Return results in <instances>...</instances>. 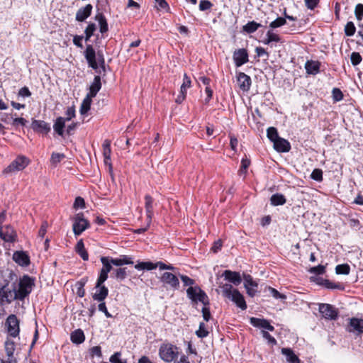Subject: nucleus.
Returning a JSON list of instances; mask_svg holds the SVG:
<instances>
[{"instance_id": "nucleus-1", "label": "nucleus", "mask_w": 363, "mask_h": 363, "mask_svg": "<svg viewBox=\"0 0 363 363\" xmlns=\"http://www.w3.org/2000/svg\"><path fill=\"white\" fill-rule=\"evenodd\" d=\"M222 294L224 297L233 302L241 310L247 309V306L243 295L230 284H225L221 286Z\"/></svg>"}, {"instance_id": "nucleus-2", "label": "nucleus", "mask_w": 363, "mask_h": 363, "mask_svg": "<svg viewBox=\"0 0 363 363\" xmlns=\"http://www.w3.org/2000/svg\"><path fill=\"white\" fill-rule=\"evenodd\" d=\"M34 285V280L28 275H24L20 279L15 298H18L20 301L24 300L31 293Z\"/></svg>"}, {"instance_id": "nucleus-3", "label": "nucleus", "mask_w": 363, "mask_h": 363, "mask_svg": "<svg viewBox=\"0 0 363 363\" xmlns=\"http://www.w3.org/2000/svg\"><path fill=\"white\" fill-rule=\"evenodd\" d=\"M16 294V283L13 282L11 285L6 282L3 286H0V301L1 303H11L14 300H18V298H15Z\"/></svg>"}, {"instance_id": "nucleus-4", "label": "nucleus", "mask_w": 363, "mask_h": 363, "mask_svg": "<svg viewBox=\"0 0 363 363\" xmlns=\"http://www.w3.org/2000/svg\"><path fill=\"white\" fill-rule=\"evenodd\" d=\"M186 294L193 303L201 302L203 306H209V298L207 294L199 286L189 287L186 289Z\"/></svg>"}, {"instance_id": "nucleus-5", "label": "nucleus", "mask_w": 363, "mask_h": 363, "mask_svg": "<svg viewBox=\"0 0 363 363\" xmlns=\"http://www.w3.org/2000/svg\"><path fill=\"white\" fill-rule=\"evenodd\" d=\"M30 160L28 157L20 155L18 156L8 167L2 172V174L7 177L13 173L24 169L28 164Z\"/></svg>"}, {"instance_id": "nucleus-6", "label": "nucleus", "mask_w": 363, "mask_h": 363, "mask_svg": "<svg viewBox=\"0 0 363 363\" xmlns=\"http://www.w3.org/2000/svg\"><path fill=\"white\" fill-rule=\"evenodd\" d=\"M159 355L163 361L171 362L178 356L177 347L171 343H163L160 347Z\"/></svg>"}, {"instance_id": "nucleus-7", "label": "nucleus", "mask_w": 363, "mask_h": 363, "mask_svg": "<svg viewBox=\"0 0 363 363\" xmlns=\"http://www.w3.org/2000/svg\"><path fill=\"white\" fill-rule=\"evenodd\" d=\"M84 57L87 61L89 67L96 70V72L99 74H103L104 75L105 74L106 65L104 64V67H99V65H98L96 59V52L91 45H86L84 52Z\"/></svg>"}, {"instance_id": "nucleus-8", "label": "nucleus", "mask_w": 363, "mask_h": 363, "mask_svg": "<svg viewBox=\"0 0 363 363\" xmlns=\"http://www.w3.org/2000/svg\"><path fill=\"white\" fill-rule=\"evenodd\" d=\"M178 277H179L177 276V274L166 272L161 275L160 279L164 287H169L171 289L175 291L178 290L179 288V280Z\"/></svg>"}, {"instance_id": "nucleus-9", "label": "nucleus", "mask_w": 363, "mask_h": 363, "mask_svg": "<svg viewBox=\"0 0 363 363\" xmlns=\"http://www.w3.org/2000/svg\"><path fill=\"white\" fill-rule=\"evenodd\" d=\"M20 322L14 314L9 315L5 322L8 334L13 337H16L20 332Z\"/></svg>"}, {"instance_id": "nucleus-10", "label": "nucleus", "mask_w": 363, "mask_h": 363, "mask_svg": "<svg viewBox=\"0 0 363 363\" xmlns=\"http://www.w3.org/2000/svg\"><path fill=\"white\" fill-rule=\"evenodd\" d=\"M318 310L325 319L335 320L338 318V310L329 303H320Z\"/></svg>"}, {"instance_id": "nucleus-11", "label": "nucleus", "mask_w": 363, "mask_h": 363, "mask_svg": "<svg viewBox=\"0 0 363 363\" xmlns=\"http://www.w3.org/2000/svg\"><path fill=\"white\" fill-rule=\"evenodd\" d=\"M89 226V222L84 218L82 213H77L75 216L73 223V232L75 235H81Z\"/></svg>"}, {"instance_id": "nucleus-12", "label": "nucleus", "mask_w": 363, "mask_h": 363, "mask_svg": "<svg viewBox=\"0 0 363 363\" xmlns=\"http://www.w3.org/2000/svg\"><path fill=\"white\" fill-rule=\"evenodd\" d=\"M0 238L4 242L13 243L17 240V233L11 225H6L0 228Z\"/></svg>"}, {"instance_id": "nucleus-13", "label": "nucleus", "mask_w": 363, "mask_h": 363, "mask_svg": "<svg viewBox=\"0 0 363 363\" xmlns=\"http://www.w3.org/2000/svg\"><path fill=\"white\" fill-rule=\"evenodd\" d=\"M347 330L357 336L363 334V319L358 318H350L347 327Z\"/></svg>"}, {"instance_id": "nucleus-14", "label": "nucleus", "mask_w": 363, "mask_h": 363, "mask_svg": "<svg viewBox=\"0 0 363 363\" xmlns=\"http://www.w3.org/2000/svg\"><path fill=\"white\" fill-rule=\"evenodd\" d=\"M244 286L246 289L247 294L250 297H254L257 292L258 284L253 280V278L250 274H244Z\"/></svg>"}, {"instance_id": "nucleus-15", "label": "nucleus", "mask_w": 363, "mask_h": 363, "mask_svg": "<svg viewBox=\"0 0 363 363\" xmlns=\"http://www.w3.org/2000/svg\"><path fill=\"white\" fill-rule=\"evenodd\" d=\"M248 57V52L245 48L235 50L233 55L235 65L238 67L247 63L249 60Z\"/></svg>"}, {"instance_id": "nucleus-16", "label": "nucleus", "mask_w": 363, "mask_h": 363, "mask_svg": "<svg viewBox=\"0 0 363 363\" xmlns=\"http://www.w3.org/2000/svg\"><path fill=\"white\" fill-rule=\"evenodd\" d=\"M31 128L34 132L42 134H48L50 130V125L41 120L33 119L31 123Z\"/></svg>"}, {"instance_id": "nucleus-17", "label": "nucleus", "mask_w": 363, "mask_h": 363, "mask_svg": "<svg viewBox=\"0 0 363 363\" xmlns=\"http://www.w3.org/2000/svg\"><path fill=\"white\" fill-rule=\"evenodd\" d=\"M250 323L255 328L266 329L269 331H274V327L272 325L268 320L252 317L250 318Z\"/></svg>"}, {"instance_id": "nucleus-18", "label": "nucleus", "mask_w": 363, "mask_h": 363, "mask_svg": "<svg viewBox=\"0 0 363 363\" xmlns=\"http://www.w3.org/2000/svg\"><path fill=\"white\" fill-rule=\"evenodd\" d=\"M250 323L255 328L266 329L269 331H274V327L272 325L268 320L252 317L250 318Z\"/></svg>"}, {"instance_id": "nucleus-19", "label": "nucleus", "mask_w": 363, "mask_h": 363, "mask_svg": "<svg viewBox=\"0 0 363 363\" xmlns=\"http://www.w3.org/2000/svg\"><path fill=\"white\" fill-rule=\"evenodd\" d=\"M13 261L22 267H27L30 264L29 256L23 251H16L13 254Z\"/></svg>"}, {"instance_id": "nucleus-20", "label": "nucleus", "mask_w": 363, "mask_h": 363, "mask_svg": "<svg viewBox=\"0 0 363 363\" xmlns=\"http://www.w3.org/2000/svg\"><path fill=\"white\" fill-rule=\"evenodd\" d=\"M274 148L278 152H288L291 150L290 143L282 138H279L273 143Z\"/></svg>"}, {"instance_id": "nucleus-21", "label": "nucleus", "mask_w": 363, "mask_h": 363, "mask_svg": "<svg viewBox=\"0 0 363 363\" xmlns=\"http://www.w3.org/2000/svg\"><path fill=\"white\" fill-rule=\"evenodd\" d=\"M153 203L154 199L150 195H145V208L147 215V219L148 225L152 222V217L154 216L153 211Z\"/></svg>"}, {"instance_id": "nucleus-22", "label": "nucleus", "mask_w": 363, "mask_h": 363, "mask_svg": "<svg viewBox=\"0 0 363 363\" xmlns=\"http://www.w3.org/2000/svg\"><path fill=\"white\" fill-rule=\"evenodd\" d=\"M237 78L240 89L244 91H248L251 86L250 77L244 72H239Z\"/></svg>"}, {"instance_id": "nucleus-23", "label": "nucleus", "mask_w": 363, "mask_h": 363, "mask_svg": "<svg viewBox=\"0 0 363 363\" xmlns=\"http://www.w3.org/2000/svg\"><path fill=\"white\" fill-rule=\"evenodd\" d=\"M92 5L89 4L84 7L80 8L76 13V20L79 22L85 21L90 15L92 11Z\"/></svg>"}, {"instance_id": "nucleus-24", "label": "nucleus", "mask_w": 363, "mask_h": 363, "mask_svg": "<svg viewBox=\"0 0 363 363\" xmlns=\"http://www.w3.org/2000/svg\"><path fill=\"white\" fill-rule=\"evenodd\" d=\"M223 275L226 280L235 286L240 285L242 282V278L239 272L225 270Z\"/></svg>"}, {"instance_id": "nucleus-25", "label": "nucleus", "mask_w": 363, "mask_h": 363, "mask_svg": "<svg viewBox=\"0 0 363 363\" xmlns=\"http://www.w3.org/2000/svg\"><path fill=\"white\" fill-rule=\"evenodd\" d=\"M96 289V293L92 295L93 299L99 302L104 301L108 295V288L101 284L100 286H98V288Z\"/></svg>"}, {"instance_id": "nucleus-26", "label": "nucleus", "mask_w": 363, "mask_h": 363, "mask_svg": "<svg viewBox=\"0 0 363 363\" xmlns=\"http://www.w3.org/2000/svg\"><path fill=\"white\" fill-rule=\"evenodd\" d=\"M101 88V77L99 75H96L94 78V81L89 86V91L87 95L91 97H95L97 93Z\"/></svg>"}, {"instance_id": "nucleus-27", "label": "nucleus", "mask_w": 363, "mask_h": 363, "mask_svg": "<svg viewBox=\"0 0 363 363\" xmlns=\"http://www.w3.org/2000/svg\"><path fill=\"white\" fill-rule=\"evenodd\" d=\"M320 63L318 61L308 60L305 64L306 72L309 74H316L320 72Z\"/></svg>"}, {"instance_id": "nucleus-28", "label": "nucleus", "mask_w": 363, "mask_h": 363, "mask_svg": "<svg viewBox=\"0 0 363 363\" xmlns=\"http://www.w3.org/2000/svg\"><path fill=\"white\" fill-rule=\"evenodd\" d=\"M281 354L286 357V361L289 363H301V360L291 348H282Z\"/></svg>"}, {"instance_id": "nucleus-29", "label": "nucleus", "mask_w": 363, "mask_h": 363, "mask_svg": "<svg viewBox=\"0 0 363 363\" xmlns=\"http://www.w3.org/2000/svg\"><path fill=\"white\" fill-rule=\"evenodd\" d=\"M70 339L74 344H82L85 340V336L83 330L81 329L74 330L70 335Z\"/></svg>"}, {"instance_id": "nucleus-30", "label": "nucleus", "mask_w": 363, "mask_h": 363, "mask_svg": "<svg viewBox=\"0 0 363 363\" xmlns=\"http://www.w3.org/2000/svg\"><path fill=\"white\" fill-rule=\"evenodd\" d=\"M65 123L66 119L61 116L57 118L55 121L53 125L54 130L60 136L63 135Z\"/></svg>"}, {"instance_id": "nucleus-31", "label": "nucleus", "mask_w": 363, "mask_h": 363, "mask_svg": "<svg viewBox=\"0 0 363 363\" xmlns=\"http://www.w3.org/2000/svg\"><path fill=\"white\" fill-rule=\"evenodd\" d=\"M75 251L83 260L86 261L89 259V254L84 247V244L82 239L77 242L75 246Z\"/></svg>"}, {"instance_id": "nucleus-32", "label": "nucleus", "mask_w": 363, "mask_h": 363, "mask_svg": "<svg viewBox=\"0 0 363 363\" xmlns=\"http://www.w3.org/2000/svg\"><path fill=\"white\" fill-rule=\"evenodd\" d=\"M111 262L112 264L115 266H122L124 264H132L133 262L131 260V258L127 255H121L118 258H111Z\"/></svg>"}, {"instance_id": "nucleus-33", "label": "nucleus", "mask_w": 363, "mask_h": 363, "mask_svg": "<svg viewBox=\"0 0 363 363\" xmlns=\"http://www.w3.org/2000/svg\"><path fill=\"white\" fill-rule=\"evenodd\" d=\"M95 19L99 22L100 32L104 33L108 31V26L106 17L102 13H99L96 15Z\"/></svg>"}, {"instance_id": "nucleus-34", "label": "nucleus", "mask_w": 363, "mask_h": 363, "mask_svg": "<svg viewBox=\"0 0 363 363\" xmlns=\"http://www.w3.org/2000/svg\"><path fill=\"white\" fill-rule=\"evenodd\" d=\"M4 347L7 357H14L16 344L13 340L8 338L4 343Z\"/></svg>"}, {"instance_id": "nucleus-35", "label": "nucleus", "mask_w": 363, "mask_h": 363, "mask_svg": "<svg viewBox=\"0 0 363 363\" xmlns=\"http://www.w3.org/2000/svg\"><path fill=\"white\" fill-rule=\"evenodd\" d=\"M260 27H262L260 23L252 21L243 26L242 30L244 32L250 34L255 33Z\"/></svg>"}, {"instance_id": "nucleus-36", "label": "nucleus", "mask_w": 363, "mask_h": 363, "mask_svg": "<svg viewBox=\"0 0 363 363\" xmlns=\"http://www.w3.org/2000/svg\"><path fill=\"white\" fill-rule=\"evenodd\" d=\"M270 201L272 206H279L286 203V199L283 194H275L271 196Z\"/></svg>"}, {"instance_id": "nucleus-37", "label": "nucleus", "mask_w": 363, "mask_h": 363, "mask_svg": "<svg viewBox=\"0 0 363 363\" xmlns=\"http://www.w3.org/2000/svg\"><path fill=\"white\" fill-rule=\"evenodd\" d=\"M92 98L93 97H91L90 96L86 94L80 107L81 114H85L88 112V111H89L92 102Z\"/></svg>"}, {"instance_id": "nucleus-38", "label": "nucleus", "mask_w": 363, "mask_h": 363, "mask_svg": "<svg viewBox=\"0 0 363 363\" xmlns=\"http://www.w3.org/2000/svg\"><path fill=\"white\" fill-rule=\"evenodd\" d=\"M281 40L279 36L274 33L272 30H269L267 33V38L263 40L264 44L269 45L272 42H279Z\"/></svg>"}, {"instance_id": "nucleus-39", "label": "nucleus", "mask_w": 363, "mask_h": 363, "mask_svg": "<svg viewBox=\"0 0 363 363\" xmlns=\"http://www.w3.org/2000/svg\"><path fill=\"white\" fill-rule=\"evenodd\" d=\"M135 268L138 270H152L156 269V266L151 262H140L135 265Z\"/></svg>"}, {"instance_id": "nucleus-40", "label": "nucleus", "mask_w": 363, "mask_h": 363, "mask_svg": "<svg viewBox=\"0 0 363 363\" xmlns=\"http://www.w3.org/2000/svg\"><path fill=\"white\" fill-rule=\"evenodd\" d=\"M101 262L103 264V267L101 268V271L108 274L112 269L111 258L108 257H101Z\"/></svg>"}, {"instance_id": "nucleus-41", "label": "nucleus", "mask_w": 363, "mask_h": 363, "mask_svg": "<svg viewBox=\"0 0 363 363\" xmlns=\"http://www.w3.org/2000/svg\"><path fill=\"white\" fill-rule=\"evenodd\" d=\"M320 284L323 285L327 289H343L344 287L339 283H334L330 281L328 279H321V282H320Z\"/></svg>"}, {"instance_id": "nucleus-42", "label": "nucleus", "mask_w": 363, "mask_h": 363, "mask_svg": "<svg viewBox=\"0 0 363 363\" xmlns=\"http://www.w3.org/2000/svg\"><path fill=\"white\" fill-rule=\"evenodd\" d=\"M265 291H268L274 298L276 299H286V296L282 294H280L277 289L267 286L264 289Z\"/></svg>"}, {"instance_id": "nucleus-43", "label": "nucleus", "mask_w": 363, "mask_h": 363, "mask_svg": "<svg viewBox=\"0 0 363 363\" xmlns=\"http://www.w3.org/2000/svg\"><path fill=\"white\" fill-rule=\"evenodd\" d=\"M267 135L269 140L272 143L279 138L277 130L274 127H269L267 128Z\"/></svg>"}, {"instance_id": "nucleus-44", "label": "nucleus", "mask_w": 363, "mask_h": 363, "mask_svg": "<svg viewBox=\"0 0 363 363\" xmlns=\"http://www.w3.org/2000/svg\"><path fill=\"white\" fill-rule=\"evenodd\" d=\"M191 86V81L186 74H184L183 83L180 87V91L186 94V91Z\"/></svg>"}, {"instance_id": "nucleus-45", "label": "nucleus", "mask_w": 363, "mask_h": 363, "mask_svg": "<svg viewBox=\"0 0 363 363\" xmlns=\"http://www.w3.org/2000/svg\"><path fill=\"white\" fill-rule=\"evenodd\" d=\"M103 147V155L104 157H111V141L109 140H105L102 145Z\"/></svg>"}, {"instance_id": "nucleus-46", "label": "nucleus", "mask_w": 363, "mask_h": 363, "mask_svg": "<svg viewBox=\"0 0 363 363\" xmlns=\"http://www.w3.org/2000/svg\"><path fill=\"white\" fill-rule=\"evenodd\" d=\"M350 267L347 264H338L335 267V272L337 274H349Z\"/></svg>"}, {"instance_id": "nucleus-47", "label": "nucleus", "mask_w": 363, "mask_h": 363, "mask_svg": "<svg viewBox=\"0 0 363 363\" xmlns=\"http://www.w3.org/2000/svg\"><path fill=\"white\" fill-rule=\"evenodd\" d=\"M96 25L93 23H89L84 30L85 33V40L88 41L90 38L93 35L94 31L96 30Z\"/></svg>"}, {"instance_id": "nucleus-48", "label": "nucleus", "mask_w": 363, "mask_h": 363, "mask_svg": "<svg viewBox=\"0 0 363 363\" xmlns=\"http://www.w3.org/2000/svg\"><path fill=\"white\" fill-rule=\"evenodd\" d=\"M65 157V155L63 153H56L53 152L51 155L50 162L53 166H56L58 163L61 162L62 159Z\"/></svg>"}, {"instance_id": "nucleus-49", "label": "nucleus", "mask_w": 363, "mask_h": 363, "mask_svg": "<svg viewBox=\"0 0 363 363\" xmlns=\"http://www.w3.org/2000/svg\"><path fill=\"white\" fill-rule=\"evenodd\" d=\"M356 28L352 21H349L345 26V33L347 36H352L355 33Z\"/></svg>"}, {"instance_id": "nucleus-50", "label": "nucleus", "mask_w": 363, "mask_h": 363, "mask_svg": "<svg viewBox=\"0 0 363 363\" xmlns=\"http://www.w3.org/2000/svg\"><path fill=\"white\" fill-rule=\"evenodd\" d=\"M286 23V18H284L283 17H279L277 19H275L274 21H273L272 22H271V23L269 24V27L272 29H274L277 28H279V27L285 25Z\"/></svg>"}, {"instance_id": "nucleus-51", "label": "nucleus", "mask_w": 363, "mask_h": 363, "mask_svg": "<svg viewBox=\"0 0 363 363\" xmlns=\"http://www.w3.org/2000/svg\"><path fill=\"white\" fill-rule=\"evenodd\" d=\"M178 276L181 279L184 286H189V287H191L195 284V280L189 277L188 276L184 275V274H181L179 273H178Z\"/></svg>"}, {"instance_id": "nucleus-52", "label": "nucleus", "mask_w": 363, "mask_h": 363, "mask_svg": "<svg viewBox=\"0 0 363 363\" xmlns=\"http://www.w3.org/2000/svg\"><path fill=\"white\" fill-rule=\"evenodd\" d=\"M85 284L86 281L84 279H82L80 281H79L76 284L77 286V294L81 298L84 297L85 295V290L84 288Z\"/></svg>"}, {"instance_id": "nucleus-53", "label": "nucleus", "mask_w": 363, "mask_h": 363, "mask_svg": "<svg viewBox=\"0 0 363 363\" xmlns=\"http://www.w3.org/2000/svg\"><path fill=\"white\" fill-rule=\"evenodd\" d=\"M209 332L206 329L204 323H200L199 330L196 332V335L200 338L206 337Z\"/></svg>"}, {"instance_id": "nucleus-54", "label": "nucleus", "mask_w": 363, "mask_h": 363, "mask_svg": "<svg viewBox=\"0 0 363 363\" xmlns=\"http://www.w3.org/2000/svg\"><path fill=\"white\" fill-rule=\"evenodd\" d=\"M308 272L311 274H314L316 275L323 274L325 272V267L323 265L319 264L316 267H313L310 268Z\"/></svg>"}, {"instance_id": "nucleus-55", "label": "nucleus", "mask_w": 363, "mask_h": 363, "mask_svg": "<svg viewBox=\"0 0 363 363\" xmlns=\"http://www.w3.org/2000/svg\"><path fill=\"white\" fill-rule=\"evenodd\" d=\"M351 63L354 66H357L360 64L362 60V57L359 52H353L350 56Z\"/></svg>"}, {"instance_id": "nucleus-56", "label": "nucleus", "mask_w": 363, "mask_h": 363, "mask_svg": "<svg viewBox=\"0 0 363 363\" xmlns=\"http://www.w3.org/2000/svg\"><path fill=\"white\" fill-rule=\"evenodd\" d=\"M311 178L317 182L323 180V171L320 169H315L311 174Z\"/></svg>"}, {"instance_id": "nucleus-57", "label": "nucleus", "mask_w": 363, "mask_h": 363, "mask_svg": "<svg viewBox=\"0 0 363 363\" xmlns=\"http://www.w3.org/2000/svg\"><path fill=\"white\" fill-rule=\"evenodd\" d=\"M127 276V272H126V268L125 267H123V268H118V269H116V271H115V277L117 279H119V280H123L125 279Z\"/></svg>"}, {"instance_id": "nucleus-58", "label": "nucleus", "mask_w": 363, "mask_h": 363, "mask_svg": "<svg viewBox=\"0 0 363 363\" xmlns=\"http://www.w3.org/2000/svg\"><path fill=\"white\" fill-rule=\"evenodd\" d=\"M262 337L267 340L268 344L272 346L276 345L277 344V341L276 339L272 337L267 331L262 330Z\"/></svg>"}, {"instance_id": "nucleus-59", "label": "nucleus", "mask_w": 363, "mask_h": 363, "mask_svg": "<svg viewBox=\"0 0 363 363\" xmlns=\"http://www.w3.org/2000/svg\"><path fill=\"white\" fill-rule=\"evenodd\" d=\"M121 353L119 352H115L111 356L109 361L111 363H127L125 359H121Z\"/></svg>"}, {"instance_id": "nucleus-60", "label": "nucleus", "mask_w": 363, "mask_h": 363, "mask_svg": "<svg viewBox=\"0 0 363 363\" xmlns=\"http://www.w3.org/2000/svg\"><path fill=\"white\" fill-rule=\"evenodd\" d=\"M108 279V273H106L105 272L100 271L99 277L97 279L95 288H98V286H100L101 284L104 283V281Z\"/></svg>"}, {"instance_id": "nucleus-61", "label": "nucleus", "mask_w": 363, "mask_h": 363, "mask_svg": "<svg viewBox=\"0 0 363 363\" xmlns=\"http://www.w3.org/2000/svg\"><path fill=\"white\" fill-rule=\"evenodd\" d=\"M333 98L335 101H340L343 99V94L338 88H334L332 91Z\"/></svg>"}, {"instance_id": "nucleus-62", "label": "nucleus", "mask_w": 363, "mask_h": 363, "mask_svg": "<svg viewBox=\"0 0 363 363\" xmlns=\"http://www.w3.org/2000/svg\"><path fill=\"white\" fill-rule=\"evenodd\" d=\"M354 14L358 21H362L363 17V4H358L354 10Z\"/></svg>"}, {"instance_id": "nucleus-63", "label": "nucleus", "mask_w": 363, "mask_h": 363, "mask_svg": "<svg viewBox=\"0 0 363 363\" xmlns=\"http://www.w3.org/2000/svg\"><path fill=\"white\" fill-rule=\"evenodd\" d=\"M250 164V160L247 159V158H242V160H241V167H240V174H245L246 173V171H247V169L249 167Z\"/></svg>"}, {"instance_id": "nucleus-64", "label": "nucleus", "mask_w": 363, "mask_h": 363, "mask_svg": "<svg viewBox=\"0 0 363 363\" xmlns=\"http://www.w3.org/2000/svg\"><path fill=\"white\" fill-rule=\"evenodd\" d=\"M213 4L208 0H201L199 3V9L206 11L212 7Z\"/></svg>"}]
</instances>
